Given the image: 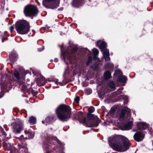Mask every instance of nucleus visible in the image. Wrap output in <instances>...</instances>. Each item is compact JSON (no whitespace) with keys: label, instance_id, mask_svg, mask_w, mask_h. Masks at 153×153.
<instances>
[{"label":"nucleus","instance_id":"nucleus-20","mask_svg":"<svg viewBox=\"0 0 153 153\" xmlns=\"http://www.w3.org/2000/svg\"><path fill=\"white\" fill-rule=\"evenodd\" d=\"M126 113V111L125 110H122L121 112L120 115V117L121 118H124L125 115V114Z\"/></svg>","mask_w":153,"mask_h":153},{"label":"nucleus","instance_id":"nucleus-29","mask_svg":"<svg viewBox=\"0 0 153 153\" xmlns=\"http://www.w3.org/2000/svg\"><path fill=\"white\" fill-rule=\"evenodd\" d=\"M22 90L24 91H26L27 90V87L26 86H25L24 85H23L22 86V88L21 89Z\"/></svg>","mask_w":153,"mask_h":153},{"label":"nucleus","instance_id":"nucleus-42","mask_svg":"<svg viewBox=\"0 0 153 153\" xmlns=\"http://www.w3.org/2000/svg\"><path fill=\"white\" fill-rule=\"evenodd\" d=\"M111 65H112V67H113L114 66V65H112V64Z\"/></svg>","mask_w":153,"mask_h":153},{"label":"nucleus","instance_id":"nucleus-17","mask_svg":"<svg viewBox=\"0 0 153 153\" xmlns=\"http://www.w3.org/2000/svg\"><path fill=\"white\" fill-rule=\"evenodd\" d=\"M127 79L126 77L124 76L119 77L117 79V80L121 82H126Z\"/></svg>","mask_w":153,"mask_h":153},{"label":"nucleus","instance_id":"nucleus-14","mask_svg":"<svg viewBox=\"0 0 153 153\" xmlns=\"http://www.w3.org/2000/svg\"><path fill=\"white\" fill-rule=\"evenodd\" d=\"M137 126L139 129H145L148 127V124L145 123H140L137 124Z\"/></svg>","mask_w":153,"mask_h":153},{"label":"nucleus","instance_id":"nucleus-37","mask_svg":"<svg viewBox=\"0 0 153 153\" xmlns=\"http://www.w3.org/2000/svg\"><path fill=\"white\" fill-rule=\"evenodd\" d=\"M97 57L96 56H94V58H93V59L94 60H96L97 59Z\"/></svg>","mask_w":153,"mask_h":153},{"label":"nucleus","instance_id":"nucleus-31","mask_svg":"<svg viewBox=\"0 0 153 153\" xmlns=\"http://www.w3.org/2000/svg\"><path fill=\"white\" fill-rule=\"evenodd\" d=\"M56 141V142L58 143V140L56 138H55L54 139H53L52 140V141L53 143H55V142H54V141Z\"/></svg>","mask_w":153,"mask_h":153},{"label":"nucleus","instance_id":"nucleus-15","mask_svg":"<svg viewBox=\"0 0 153 153\" xmlns=\"http://www.w3.org/2000/svg\"><path fill=\"white\" fill-rule=\"evenodd\" d=\"M106 44L105 42H101L99 48L101 49V51L102 52L104 50L106 49Z\"/></svg>","mask_w":153,"mask_h":153},{"label":"nucleus","instance_id":"nucleus-27","mask_svg":"<svg viewBox=\"0 0 153 153\" xmlns=\"http://www.w3.org/2000/svg\"><path fill=\"white\" fill-rule=\"evenodd\" d=\"M92 59V58L91 56H89L87 60V65H89V63L91 62Z\"/></svg>","mask_w":153,"mask_h":153},{"label":"nucleus","instance_id":"nucleus-10","mask_svg":"<svg viewBox=\"0 0 153 153\" xmlns=\"http://www.w3.org/2000/svg\"><path fill=\"white\" fill-rule=\"evenodd\" d=\"M3 147L4 149L7 150H10L11 152H13V150L15 149L13 144L8 143L7 144L5 143L3 144Z\"/></svg>","mask_w":153,"mask_h":153},{"label":"nucleus","instance_id":"nucleus-25","mask_svg":"<svg viewBox=\"0 0 153 153\" xmlns=\"http://www.w3.org/2000/svg\"><path fill=\"white\" fill-rule=\"evenodd\" d=\"M58 80L57 79H55L52 81L53 82H54L57 85H59L61 86L62 85V83L61 82H58Z\"/></svg>","mask_w":153,"mask_h":153},{"label":"nucleus","instance_id":"nucleus-21","mask_svg":"<svg viewBox=\"0 0 153 153\" xmlns=\"http://www.w3.org/2000/svg\"><path fill=\"white\" fill-rule=\"evenodd\" d=\"M15 77L17 79H19L20 78V76L19 73L17 71H15L14 73Z\"/></svg>","mask_w":153,"mask_h":153},{"label":"nucleus","instance_id":"nucleus-11","mask_svg":"<svg viewBox=\"0 0 153 153\" xmlns=\"http://www.w3.org/2000/svg\"><path fill=\"white\" fill-rule=\"evenodd\" d=\"M132 124V122H129L122 126L121 128L123 130H129L131 128Z\"/></svg>","mask_w":153,"mask_h":153},{"label":"nucleus","instance_id":"nucleus-12","mask_svg":"<svg viewBox=\"0 0 153 153\" xmlns=\"http://www.w3.org/2000/svg\"><path fill=\"white\" fill-rule=\"evenodd\" d=\"M84 0H73L72 5L74 7H78L82 5Z\"/></svg>","mask_w":153,"mask_h":153},{"label":"nucleus","instance_id":"nucleus-43","mask_svg":"<svg viewBox=\"0 0 153 153\" xmlns=\"http://www.w3.org/2000/svg\"><path fill=\"white\" fill-rule=\"evenodd\" d=\"M23 137V135H22V136H21V137Z\"/></svg>","mask_w":153,"mask_h":153},{"label":"nucleus","instance_id":"nucleus-47","mask_svg":"<svg viewBox=\"0 0 153 153\" xmlns=\"http://www.w3.org/2000/svg\"><path fill=\"white\" fill-rule=\"evenodd\" d=\"M47 153H49L48 152H47Z\"/></svg>","mask_w":153,"mask_h":153},{"label":"nucleus","instance_id":"nucleus-4","mask_svg":"<svg viewBox=\"0 0 153 153\" xmlns=\"http://www.w3.org/2000/svg\"><path fill=\"white\" fill-rule=\"evenodd\" d=\"M24 11L26 16H34L37 13L38 10L36 6L29 4L25 7Z\"/></svg>","mask_w":153,"mask_h":153},{"label":"nucleus","instance_id":"nucleus-9","mask_svg":"<svg viewBox=\"0 0 153 153\" xmlns=\"http://www.w3.org/2000/svg\"><path fill=\"white\" fill-rule=\"evenodd\" d=\"M39 74V77L38 78L37 81V84L39 86L44 85L45 83V78L40 74Z\"/></svg>","mask_w":153,"mask_h":153},{"label":"nucleus","instance_id":"nucleus-6","mask_svg":"<svg viewBox=\"0 0 153 153\" xmlns=\"http://www.w3.org/2000/svg\"><path fill=\"white\" fill-rule=\"evenodd\" d=\"M76 115L75 117L76 119L78 120L81 123H82L84 125H86L89 127H91V125H88L87 121H86V117L85 114L82 113L81 111H78L76 113Z\"/></svg>","mask_w":153,"mask_h":153},{"label":"nucleus","instance_id":"nucleus-22","mask_svg":"<svg viewBox=\"0 0 153 153\" xmlns=\"http://www.w3.org/2000/svg\"><path fill=\"white\" fill-rule=\"evenodd\" d=\"M109 86L111 88H115V85L113 81L111 82L109 84Z\"/></svg>","mask_w":153,"mask_h":153},{"label":"nucleus","instance_id":"nucleus-19","mask_svg":"<svg viewBox=\"0 0 153 153\" xmlns=\"http://www.w3.org/2000/svg\"><path fill=\"white\" fill-rule=\"evenodd\" d=\"M36 118L33 116H31L30 118L29 123L33 124L36 123Z\"/></svg>","mask_w":153,"mask_h":153},{"label":"nucleus","instance_id":"nucleus-41","mask_svg":"<svg viewBox=\"0 0 153 153\" xmlns=\"http://www.w3.org/2000/svg\"><path fill=\"white\" fill-rule=\"evenodd\" d=\"M45 27H46V28H47V29H48V28H48V27H47V26H45Z\"/></svg>","mask_w":153,"mask_h":153},{"label":"nucleus","instance_id":"nucleus-46","mask_svg":"<svg viewBox=\"0 0 153 153\" xmlns=\"http://www.w3.org/2000/svg\"><path fill=\"white\" fill-rule=\"evenodd\" d=\"M117 71H116V72H117Z\"/></svg>","mask_w":153,"mask_h":153},{"label":"nucleus","instance_id":"nucleus-24","mask_svg":"<svg viewBox=\"0 0 153 153\" xmlns=\"http://www.w3.org/2000/svg\"><path fill=\"white\" fill-rule=\"evenodd\" d=\"M33 137V134L30 132V134H27V136L25 138H26L27 139H30L31 138H32Z\"/></svg>","mask_w":153,"mask_h":153},{"label":"nucleus","instance_id":"nucleus-45","mask_svg":"<svg viewBox=\"0 0 153 153\" xmlns=\"http://www.w3.org/2000/svg\"><path fill=\"white\" fill-rule=\"evenodd\" d=\"M12 60V59H10V60Z\"/></svg>","mask_w":153,"mask_h":153},{"label":"nucleus","instance_id":"nucleus-5","mask_svg":"<svg viewBox=\"0 0 153 153\" xmlns=\"http://www.w3.org/2000/svg\"><path fill=\"white\" fill-rule=\"evenodd\" d=\"M11 125L13 126V132L15 134L20 133L24 128L23 123L18 120L13 122Z\"/></svg>","mask_w":153,"mask_h":153},{"label":"nucleus","instance_id":"nucleus-26","mask_svg":"<svg viewBox=\"0 0 153 153\" xmlns=\"http://www.w3.org/2000/svg\"><path fill=\"white\" fill-rule=\"evenodd\" d=\"M88 118L91 120H92L94 119V117L92 114H88Z\"/></svg>","mask_w":153,"mask_h":153},{"label":"nucleus","instance_id":"nucleus-48","mask_svg":"<svg viewBox=\"0 0 153 153\" xmlns=\"http://www.w3.org/2000/svg\"><path fill=\"white\" fill-rule=\"evenodd\" d=\"M90 1V0H89Z\"/></svg>","mask_w":153,"mask_h":153},{"label":"nucleus","instance_id":"nucleus-16","mask_svg":"<svg viewBox=\"0 0 153 153\" xmlns=\"http://www.w3.org/2000/svg\"><path fill=\"white\" fill-rule=\"evenodd\" d=\"M53 1H56L58 2H59L60 1V0H43V4L46 7L49 2Z\"/></svg>","mask_w":153,"mask_h":153},{"label":"nucleus","instance_id":"nucleus-8","mask_svg":"<svg viewBox=\"0 0 153 153\" xmlns=\"http://www.w3.org/2000/svg\"><path fill=\"white\" fill-rule=\"evenodd\" d=\"M134 139L137 141L139 142L142 140L144 138V134L141 132L138 131L134 136Z\"/></svg>","mask_w":153,"mask_h":153},{"label":"nucleus","instance_id":"nucleus-39","mask_svg":"<svg viewBox=\"0 0 153 153\" xmlns=\"http://www.w3.org/2000/svg\"><path fill=\"white\" fill-rule=\"evenodd\" d=\"M119 71V72L120 73V75H121V74H122V73L121 72L120 70H119V71Z\"/></svg>","mask_w":153,"mask_h":153},{"label":"nucleus","instance_id":"nucleus-44","mask_svg":"<svg viewBox=\"0 0 153 153\" xmlns=\"http://www.w3.org/2000/svg\"><path fill=\"white\" fill-rule=\"evenodd\" d=\"M42 123H44V122L43 121H42Z\"/></svg>","mask_w":153,"mask_h":153},{"label":"nucleus","instance_id":"nucleus-32","mask_svg":"<svg viewBox=\"0 0 153 153\" xmlns=\"http://www.w3.org/2000/svg\"><path fill=\"white\" fill-rule=\"evenodd\" d=\"M74 100L75 101H76V102H78L79 100V97H76L74 99Z\"/></svg>","mask_w":153,"mask_h":153},{"label":"nucleus","instance_id":"nucleus-35","mask_svg":"<svg viewBox=\"0 0 153 153\" xmlns=\"http://www.w3.org/2000/svg\"><path fill=\"white\" fill-rule=\"evenodd\" d=\"M14 29V28L13 26H11L10 27V30L11 32H12L13 30Z\"/></svg>","mask_w":153,"mask_h":153},{"label":"nucleus","instance_id":"nucleus-38","mask_svg":"<svg viewBox=\"0 0 153 153\" xmlns=\"http://www.w3.org/2000/svg\"><path fill=\"white\" fill-rule=\"evenodd\" d=\"M54 61L56 62H57L58 61V59H54Z\"/></svg>","mask_w":153,"mask_h":153},{"label":"nucleus","instance_id":"nucleus-40","mask_svg":"<svg viewBox=\"0 0 153 153\" xmlns=\"http://www.w3.org/2000/svg\"><path fill=\"white\" fill-rule=\"evenodd\" d=\"M86 121H87V123H88V125H90V124L91 125H92L91 127H92V124H89L88 123L89 122H88L87 120H86Z\"/></svg>","mask_w":153,"mask_h":153},{"label":"nucleus","instance_id":"nucleus-2","mask_svg":"<svg viewBox=\"0 0 153 153\" xmlns=\"http://www.w3.org/2000/svg\"><path fill=\"white\" fill-rule=\"evenodd\" d=\"M56 113L60 120L65 121L68 120L70 118L71 110L69 106L62 104L56 109Z\"/></svg>","mask_w":153,"mask_h":153},{"label":"nucleus","instance_id":"nucleus-7","mask_svg":"<svg viewBox=\"0 0 153 153\" xmlns=\"http://www.w3.org/2000/svg\"><path fill=\"white\" fill-rule=\"evenodd\" d=\"M18 139H19V142L18 144V146L19 149L20 151L24 152H26L27 151V149L26 147L25 143V141L24 140H22L19 138Z\"/></svg>","mask_w":153,"mask_h":153},{"label":"nucleus","instance_id":"nucleus-33","mask_svg":"<svg viewBox=\"0 0 153 153\" xmlns=\"http://www.w3.org/2000/svg\"><path fill=\"white\" fill-rule=\"evenodd\" d=\"M33 73L34 75H36L37 76H38V75L39 74H38L36 71H33Z\"/></svg>","mask_w":153,"mask_h":153},{"label":"nucleus","instance_id":"nucleus-23","mask_svg":"<svg viewBox=\"0 0 153 153\" xmlns=\"http://www.w3.org/2000/svg\"><path fill=\"white\" fill-rule=\"evenodd\" d=\"M93 52L94 55L96 56L98 54L99 51L97 49L94 48L93 49Z\"/></svg>","mask_w":153,"mask_h":153},{"label":"nucleus","instance_id":"nucleus-3","mask_svg":"<svg viewBox=\"0 0 153 153\" xmlns=\"http://www.w3.org/2000/svg\"><path fill=\"white\" fill-rule=\"evenodd\" d=\"M15 28L18 33L20 34H25L27 33L30 29L29 23L24 20H20L16 24Z\"/></svg>","mask_w":153,"mask_h":153},{"label":"nucleus","instance_id":"nucleus-18","mask_svg":"<svg viewBox=\"0 0 153 153\" xmlns=\"http://www.w3.org/2000/svg\"><path fill=\"white\" fill-rule=\"evenodd\" d=\"M111 73L109 71H107L105 72L104 74V76L105 79L106 80L107 79L111 77Z\"/></svg>","mask_w":153,"mask_h":153},{"label":"nucleus","instance_id":"nucleus-13","mask_svg":"<svg viewBox=\"0 0 153 153\" xmlns=\"http://www.w3.org/2000/svg\"><path fill=\"white\" fill-rule=\"evenodd\" d=\"M103 56L106 61H108L110 59L109 57V50L106 49L104 50L102 52Z\"/></svg>","mask_w":153,"mask_h":153},{"label":"nucleus","instance_id":"nucleus-28","mask_svg":"<svg viewBox=\"0 0 153 153\" xmlns=\"http://www.w3.org/2000/svg\"><path fill=\"white\" fill-rule=\"evenodd\" d=\"M94 111V108L93 107H91L89 108V111L90 113L93 112Z\"/></svg>","mask_w":153,"mask_h":153},{"label":"nucleus","instance_id":"nucleus-34","mask_svg":"<svg viewBox=\"0 0 153 153\" xmlns=\"http://www.w3.org/2000/svg\"><path fill=\"white\" fill-rule=\"evenodd\" d=\"M101 41L99 40L96 42V44L97 46H99L100 43V42Z\"/></svg>","mask_w":153,"mask_h":153},{"label":"nucleus","instance_id":"nucleus-1","mask_svg":"<svg viewBox=\"0 0 153 153\" xmlns=\"http://www.w3.org/2000/svg\"><path fill=\"white\" fill-rule=\"evenodd\" d=\"M109 145L114 150L119 152L127 151L130 146L128 139L121 135H116L108 139Z\"/></svg>","mask_w":153,"mask_h":153},{"label":"nucleus","instance_id":"nucleus-30","mask_svg":"<svg viewBox=\"0 0 153 153\" xmlns=\"http://www.w3.org/2000/svg\"><path fill=\"white\" fill-rule=\"evenodd\" d=\"M25 133L27 135V134H30V132L29 131L25 130Z\"/></svg>","mask_w":153,"mask_h":153},{"label":"nucleus","instance_id":"nucleus-36","mask_svg":"<svg viewBox=\"0 0 153 153\" xmlns=\"http://www.w3.org/2000/svg\"><path fill=\"white\" fill-rule=\"evenodd\" d=\"M72 51H74L75 52H76L77 51V48H74Z\"/></svg>","mask_w":153,"mask_h":153}]
</instances>
